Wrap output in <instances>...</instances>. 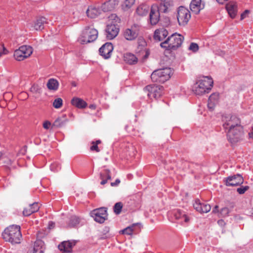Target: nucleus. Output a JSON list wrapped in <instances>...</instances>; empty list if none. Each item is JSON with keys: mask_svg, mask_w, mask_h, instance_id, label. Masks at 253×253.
Wrapping results in <instances>:
<instances>
[{"mask_svg": "<svg viewBox=\"0 0 253 253\" xmlns=\"http://www.w3.org/2000/svg\"><path fill=\"white\" fill-rule=\"evenodd\" d=\"M249 135L250 138H253V126L252 127V132H251L249 133Z\"/></svg>", "mask_w": 253, "mask_h": 253, "instance_id": "57", "label": "nucleus"}, {"mask_svg": "<svg viewBox=\"0 0 253 253\" xmlns=\"http://www.w3.org/2000/svg\"><path fill=\"white\" fill-rule=\"evenodd\" d=\"M118 0H110L102 5L101 9L104 11H111L115 8V5H118Z\"/></svg>", "mask_w": 253, "mask_h": 253, "instance_id": "22", "label": "nucleus"}, {"mask_svg": "<svg viewBox=\"0 0 253 253\" xmlns=\"http://www.w3.org/2000/svg\"><path fill=\"white\" fill-rule=\"evenodd\" d=\"M50 125L51 123L49 121H47L43 123V127H44V128L47 129L49 128Z\"/></svg>", "mask_w": 253, "mask_h": 253, "instance_id": "51", "label": "nucleus"}, {"mask_svg": "<svg viewBox=\"0 0 253 253\" xmlns=\"http://www.w3.org/2000/svg\"><path fill=\"white\" fill-rule=\"evenodd\" d=\"M100 179H111V176L110 175V171L109 169H105L103 172L100 173Z\"/></svg>", "mask_w": 253, "mask_h": 253, "instance_id": "34", "label": "nucleus"}, {"mask_svg": "<svg viewBox=\"0 0 253 253\" xmlns=\"http://www.w3.org/2000/svg\"><path fill=\"white\" fill-rule=\"evenodd\" d=\"M213 82L212 79L206 77L199 80L195 84L194 91L197 95H201L208 93L211 89Z\"/></svg>", "mask_w": 253, "mask_h": 253, "instance_id": "3", "label": "nucleus"}, {"mask_svg": "<svg viewBox=\"0 0 253 253\" xmlns=\"http://www.w3.org/2000/svg\"><path fill=\"white\" fill-rule=\"evenodd\" d=\"M8 162H9L8 163L11 164V161L10 160H9Z\"/></svg>", "mask_w": 253, "mask_h": 253, "instance_id": "63", "label": "nucleus"}, {"mask_svg": "<svg viewBox=\"0 0 253 253\" xmlns=\"http://www.w3.org/2000/svg\"><path fill=\"white\" fill-rule=\"evenodd\" d=\"M2 156V154L1 152H0V159H1Z\"/></svg>", "mask_w": 253, "mask_h": 253, "instance_id": "61", "label": "nucleus"}, {"mask_svg": "<svg viewBox=\"0 0 253 253\" xmlns=\"http://www.w3.org/2000/svg\"><path fill=\"white\" fill-rule=\"evenodd\" d=\"M253 215V208L252 209V212Z\"/></svg>", "mask_w": 253, "mask_h": 253, "instance_id": "64", "label": "nucleus"}, {"mask_svg": "<svg viewBox=\"0 0 253 253\" xmlns=\"http://www.w3.org/2000/svg\"><path fill=\"white\" fill-rule=\"evenodd\" d=\"M3 239L12 244H19L21 242L22 235L20 227L12 225L6 228L2 233Z\"/></svg>", "mask_w": 253, "mask_h": 253, "instance_id": "1", "label": "nucleus"}, {"mask_svg": "<svg viewBox=\"0 0 253 253\" xmlns=\"http://www.w3.org/2000/svg\"><path fill=\"white\" fill-rule=\"evenodd\" d=\"M226 8L230 17L234 18L237 12V4L233 1L229 2L226 4Z\"/></svg>", "mask_w": 253, "mask_h": 253, "instance_id": "21", "label": "nucleus"}, {"mask_svg": "<svg viewBox=\"0 0 253 253\" xmlns=\"http://www.w3.org/2000/svg\"><path fill=\"white\" fill-rule=\"evenodd\" d=\"M250 13V10H246L241 15V19L243 20L246 18L247 15Z\"/></svg>", "mask_w": 253, "mask_h": 253, "instance_id": "48", "label": "nucleus"}, {"mask_svg": "<svg viewBox=\"0 0 253 253\" xmlns=\"http://www.w3.org/2000/svg\"><path fill=\"white\" fill-rule=\"evenodd\" d=\"M63 104V101L61 98L55 99L53 102V106L55 108H60Z\"/></svg>", "mask_w": 253, "mask_h": 253, "instance_id": "37", "label": "nucleus"}, {"mask_svg": "<svg viewBox=\"0 0 253 253\" xmlns=\"http://www.w3.org/2000/svg\"><path fill=\"white\" fill-rule=\"evenodd\" d=\"M223 222V220H219V221H218V223H222V222Z\"/></svg>", "mask_w": 253, "mask_h": 253, "instance_id": "60", "label": "nucleus"}, {"mask_svg": "<svg viewBox=\"0 0 253 253\" xmlns=\"http://www.w3.org/2000/svg\"><path fill=\"white\" fill-rule=\"evenodd\" d=\"M249 189L248 186H241L237 188V191L240 194H243Z\"/></svg>", "mask_w": 253, "mask_h": 253, "instance_id": "45", "label": "nucleus"}, {"mask_svg": "<svg viewBox=\"0 0 253 253\" xmlns=\"http://www.w3.org/2000/svg\"><path fill=\"white\" fill-rule=\"evenodd\" d=\"M120 183V180L119 179L116 180L114 182H111V185L112 186H116L118 185Z\"/></svg>", "mask_w": 253, "mask_h": 253, "instance_id": "52", "label": "nucleus"}, {"mask_svg": "<svg viewBox=\"0 0 253 253\" xmlns=\"http://www.w3.org/2000/svg\"><path fill=\"white\" fill-rule=\"evenodd\" d=\"M44 250V242L41 240H38L35 242L33 250L31 253H43Z\"/></svg>", "mask_w": 253, "mask_h": 253, "instance_id": "24", "label": "nucleus"}, {"mask_svg": "<svg viewBox=\"0 0 253 253\" xmlns=\"http://www.w3.org/2000/svg\"><path fill=\"white\" fill-rule=\"evenodd\" d=\"M161 12L158 5L154 4L151 6L149 13V21L151 25H155L158 23L160 20Z\"/></svg>", "mask_w": 253, "mask_h": 253, "instance_id": "13", "label": "nucleus"}, {"mask_svg": "<svg viewBox=\"0 0 253 253\" xmlns=\"http://www.w3.org/2000/svg\"><path fill=\"white\" fill-rule=\"evenodd\" d=\"M47 23V20L45 17H39L34 23V28L37 31H41L43 29L44 25Z\"/></svg>", "mask_w": 253, "mask_h": 253, "instance_id": "23", "label": "nucleus"}, {"mask_svg": "<svg viewBox=\"0 0 253 253\" xmlns=\"http://www.w3.org/2000/svg\"><path fill=\"white\" fill-rule=\"evenodd\" d=\"M137 60V58L132 53H126L124 55V60L129 64H136Z\"/></svg>", "mask_w": 253, "mask_h": 253, "instance_id": "28", "label": "nucleus"}, {"mask_svg": "<svg viewBox=\"0 0 253 253\" xmlns=\"http://www.w3.org/2000/svg\"><path fill=\"white\" fill-rule=\"evenodd\" d=\"M194 208L200 213H207L210 211L211 206L206 203H201L199 199H196L193 204Z\"/></svg>", "mask_w": 253, "mask_h": 253, "instance_id": "14", "label": "nucleus"}, {"mask_svg": "<svg viewBox=\"0 0 253 253\" xmlns=\"http://www.w3.org/2000/svg\"><path fill=\"white\" fill-rule=\"evenodd\" d=\"M223 127L226 130L242 126L240 119L235 116L227 115L223 117Z\"/></svg>", "mask_w": 253, "mask_h": 253, "instance_id": "6", "label": "nucleus"}, {"mask_svg": "<svg viewBox=\"0 0 253 253\" xmlns=\"http://www.w3.org/2000/svg\"><path fill=\"white\" fill-rule=\"evenodd\" d=\"M168 35V31L164 28H161L155 30L154 39L155 41L160 42L163 40Z\"/></svg>", "mask_w": 253, "mask_h": 253, "instance_id": "20", "label": "nucleus"}, {"mask_svg": "<svg viewBox=\"0 0 253 253\" xmlns=\"http://www.w3.org/2000/svg\"><path fill=\"white\" fill-rule=\"evenodd\" d=\"M32 214V211L30 207L29 206L28 207L24 208L23 211V215L25 216H28Z\"/></svg>", "mask_w": 253, "mask_h": 253, "instance_id": "44", "label": "nucleus"}, {"mask_svg": "<svg viewBox=\"0 0 253 253\" xmlns=\"http://www.w3.org/2000/svg\"><path fill=\"white\" fill-rule=\"evenodd\" d=\"M72 85H73V86H76V84H75V82H73V83H72Z\"/></svg>", "mask_w": 253, "mask_h": 253, "instance_id": "59", "label": "nucleus"}, {"mask_svg": "<svg viewBox=\"0 0 253 253\" xmlns=\"http://www.w3.org/2000/svg\"><path fill=\"white\" fill-rule=\"evenodd\" d=\"M33 53V48L29 45L21 46L15 50L14 57L17 61H22L29 57Z\"/></svg>", "mask_w": 253, "mask_h": 253, "instance_id": "7", "label": "nucleus"}, {"mask_svg": "<svg viewBox=\"0 0 253 253\" xmlns=\"http://www.w3.org/2000/svg\"><path fill=\"white\" fill-rule=\"evenodd\" d=\"M163 90V86L156 85H147L144 88V91L146 92H148L147 95L149 97L152 95L156 98L161 96Z\"/></svg>", "mask_w": 253, "mask_h": 253, "instance_id": "11", "label": "nucleus"}, {"mask_svg": "<svg viewBox=\"0 0 253 253\" xmlns=\"http://www.w3.org/2000/svg\"><path fill=\"white\" fill-rule=\"evenodd\" d=\"M139 26L134 24L129 28L126 29L124 32L125 38L127 40L131 41L136 39L139 33Z\"/></svg>", "mask_w": 253, "mask_h": 253, "instance_id": "12", "label": "nucleus"}, {"mask_svg": "<svg viewBox=\"0 0 253 253\" xmlns=\"http://www.w3.org/2000/svg\"><path fill=\"white\" fill-rule=\"evenodd\" d=\"M87 16L90 18H95L100 15V10L94 6H89L86 11Z\"/></svg>", "mask_w": 253, "mask_h": 253, "instance_id": "25", "label": "nucleus"}, {"mask_svg": "<svg viewBox=\"0 0 253 253\" xmlns=\"http://www.w3.org/2000/svg\"><path fill=\"white\" fill-rule=\"evenodd\" d=\"M101 179L102 180V181L100 182V184L101 185H104L107 182L108 179L107 178L106 179L103 178V179Z\"/></svg>", "mask_w": 253, "mask_h": 253, "instance_id": "54", "label": "nucleus"}, {"mask_svg": "<svg viewBox=\"0 0 253 253\" xmlns=\"http://www.w3.org/2000/svg\"><path fill=\"white\" fill-rule=\"evenodd\" d=\"M48 226H49V229H51V228H53V227L54 226V223L53 222H50L49 223Z\"/></svg>", "mask_w": 253, "mask_h": 253, "instance_id": "55", "label": "nucleus"}, {"mask_svg": "<svg viewBox=\"0 0 253 253\" xmlns=\"http://www.w3.org/2000/svg\"><path fill=\"white\" fill-rule=\"evenodd\" d=\"M120 19L116 14H112L108 17L109 24H115L118 25V24L120 22Z\"/></svg>", "mask_w": 253, "mask_h": 253, "instance_id": "31", "label": "nucleus"}, {"mask_svg": "<svg viewBox=\"0 0 253 253\" xmlns=\"http://www.w3.org/2000/svg\"><path fill=\"white\" fill-rule=\"evenodd\" d=\"M30 91L34 93H40L41 88L38 84H34L31 87Z\"/></svg>", "mask_w": 253, "mask_h": 253, "instance_id": "40", "label": "nucleus"}, {"mask_svg": "<svg viewBox=\"0 0 253 253\" xmlns=\"http://www.w3.org/2000/svg\"><path fill=\"white\" fill-rule=\"evenodd\" d=\"M90 215L95 221L102 223L107 219V209L102 207L93 210L91 211Z\"/></svg>", "mask_w": 253, "mask_h": 253, "instance_id": "10", "label": "nucleus"}, {"mask_svg": "<svg viewBox=\"0 0 253 253\" xmlns=\"http://www.w3.org/2000/svg\"><path fill=\"white\" fill-rule=\"evenodd\" d=\"M71 103L73 105L78 108H84L87 106V103L79 98H73L71 100Z\"/></svg>", "mask_w": 253, "mask_h": 253, "instance_id": "27", "label": "nucleus"}, {"mask_svg": "<svg viewBox=\"0 0 253 253\" xmlns=\"http://www.w3.org/2000/svg\"><path fill=\"white\" fill-rule=\"evenodd\" d=\"M135 224H133L132 225L130 226H128L125 229L120 231V233L122 234H126L127 235H131L133 233V227L135 226Z\"/></svg>", "mask_w": 253, "mask_h": 253, "instance_id": "35", "label": "nucleus"}, {"mask_svg": "<svg viewBox=\"0 0 253 253\" xmlns=\"http://www.w3.org/2000/svg\"><path fill=\"white\" fill-rule=\"evenodd\" d=\"M191 18L190 12L184 6H180L177 10V19L180 26L186 25Z\"/></svg>", "mask_w": 253, "mask_h": 253, "instance_id": "9", "label": "nucleus"}, {"mask_svg": "<svg viewBox=\"0 0 253 253\" xmlns=\"http://www.w3.org/2000/svg\"><path fill=\"white\" fill-rule=\"evenodd\" d=\"M230 212V210L228 208L224 207L221 209L219 212V216H226L228 215Z\"/></svg>", "mask_w": 253, "mask_h": 253, "instance_id": "41", "label": "nucleus"}, {"mask_svg": "<svg viewBox=\"0 0 253 253\" xmlns=\"http://www.w3.org/2000/svg\"><path fill=\"white\" fill-rule=\"evenodd\" d=\"M149 10V6L148 5L142 4L138 6L136 11L138 15L143 16L148 13Z\"/></svg>", "mask_w": 253, "mask_h": 253, "instance_id": "26", "label": "nucleus"}, {"mask_svg": "<svg viewBox=\"0 0 253 253\" xmlns=\"http://www.w3.org/2000/svg\"><path fill=\"white\" fill-rule=\"evenodd\" d=\"M101 143V141L100 140H98L95 142V144L98 145V144Z\"/></svg>", "mask_w": 253, "mask_h": 253, "instance_id": "58", "label": "nucleus"}, {"mask_svg": "<svg viewBox=\"0 0 253 253\" xmlns=\"http://www.w3.org/2000/svg\"><path fill=\"white\" fill-rule=\"evenodd\" d=\"M46 85L48 89L56 90L59 86V83L56 79H50L48 80Z\"/></svg>", "mask_w": 253, "mask_h": 253, "instance_id": "30", "label": "nucleus"}, {"mask_svg": "<svg viewBox=\"0 0 253 253\" xmlns=\"http://www.w3.org/2000/svg\"><path fill=\"white\" fill-rule=\"evenodd\" d=\"M219 98V94L217 93H212L210 95L209 98V101L217 103Z\"/></svg>", "mask_w": 253, "mask_h": 253, "instance_id": "39", "label": "nucleus"}, {"mask_svg": "<svg viewBox=\"0 0 253 253\" xmlns=\"http://www.w3.org/2000/svg\"><path fill=\"white\" fill-rule=\"evenodd\" d=\"M134 2L135 0H125L123 6L126 9H128L134 4Z\"/></svg>", "mask_w": 253, "mask_h": 253, "instance_id": "38", "label": "nucleus"}, {"mask_svg": "<svg viewBox=\"0 0 253 253\" xmlns=\"http://www.w3.org/2000/svg\"><path fill=\"white\" fill-rule=\"evenodd\" d=\"M173 215L176 219H184L185 222H188L189 221V218L185 213L180 210H175L173 212Z\"/></svg>", "mask_w": 253, "mask_h": 253, "instance_id": "29", "label": "nucleus"}, {"mask_svg": "<svg viewBox=\"0 0 253 253\" xmlns=\"http://www.w3.org/2000/svg\"><path fill=\"white\" fill-rule=\"evenodd\" d=\"M98 31L89 27L84 30L82 35L79 39V42L81 44H86L94 41L97 38Z\"/></svg>", "mask_w": 253, "mask_h": 253, "instance_id": "5", "label": "nucleus"}, {"mask_svg": "<svg viewBox=\"0 0 253 253\" xmlns=\"http://www.w3.org/2000/svg\"><path fill=\"white\" fill-rule=\"evenodd\" d=\"M204 8V4L201 3V0H192L190 8L195 14L199 13L200 10Z\"/></svg>", "mask_w": 253, "mask_h": 253, "instance_id": "18", "label": "nucleus"}, {"mask_svg": "<svg viewBox=\"0 0 253 253\" xmlns=\"http://www.w3.org/2000/svg\"><path fill=\"white\" fill-rule=\"evenodd\" d=\"M76 242L73 241H64L58 245V249L64 252L70 253L72 251V247L75 246Z\"/></svg>", "mask_w": 253, "mask_h": 253, "instance_id": "19", "label": "nucleus"}, {"mask_svg": "<svg viewBox=\"0 0 253 253\" xmlns=\"http://www.w3.org/2000/svg\"><path fill=\"white\" fill-rule=\"evenodd\" d=\"M80 222V219L77 216H72L68 223L69 226L72 227L76 226Z\"/></svg>", "mask_w": 253, "mask_h": 253, "instance_id": "33", "label": "nucleus"}, {"mask_svg": "<svg viewBox=\"0 0 253 253\" xmlns=\"http://www.w3.org/2000/svg\"><path fill=\"white\" fill-rule=\"evenodd\" d=\"M67 121L65 116L62 117L58 118L54 122L53 126H54L59 127L63 126Z\"/></svg>", "mask_w": 253, "mask_h": 253, "instance_id": "32", "label": "nucleus"}, {"mask_svg": "<svg viewBox=\"0 0 253 253\" xmlns=\"http://www.w3.org/2000/svg\"><path fill=\"white\" fill-rule=\"evenodd\" d=\"M123 208V204L121 202H118L115 204L114 207V211L117 214H119L121 213L122 211V209Z\"/></svg>", "mask_w": 253, "mask_h": 253, "instance_id": "36", "label": "nucleus"}, {"mask_svg": "<svg viewBox=\"0 0 253 253\" xmlns=\"http://www.w3.org/2000/svg\"><path fill=\"white\" fill-rule=\"evenodd\" d=\"M218 206H215L214 208L212 210V212L213 213H217V212H218Z\"/></svg>", "mask_w": 253, "mask_h": 253, "instance_id": "53", "label": "nucleus"}, {"mask_svg": "<svg viewBox=\"0 0 253 253\" xmlns=\"http://www.w3.org/2000/svg\"><path fill=\"white\" fill-rule=\"evenodd\" d=\"M29 206L31 209L32 213L38 211L40 209V207L39 206L38 203L36 202H35L32 204H30Z\"/></svg>", "mask_w": 253, "mask_h": 253, "instance_id": "42", "label": "nucleus"}, {"mask_svg": "<svg viewBox=\"0 0 253 253\" xmlns=\"http://www.w3.org/2000/svg\"><path fill=\"white\" fill-rule=\"evenodd\" d=\"M119 31V26L115 24H109L106 29V37L108 40H112L118 34Z\"/></svg>", "mask_w": 253, "mask_h": 253, "instance_id": "15", "label": "nucleus"}, {"mask_svg": "<svg viewBox=\"0 0 253 253\" xmlns=\"http://www.w3.org/2000/svg\"><path fill=\"white\" fill-rule=\"evenodd\" d=\"M113 50V46L112 43L107 42L103 45L99 49L100 55L105 59L110 57Z\"/></svg>", "mask_w": 253, "mask_h": 253, "instance_id": "17", "label": "nucleus"}, {"mask_svg": "<svg viewBox=\"0 0 253 253\" xmlns=\"http://www.w3.org/2000/svg\"><path fill=\"white\" fill-rule=\"evenodd\" d=\"M26 146H24V150L25 151H26Z\"/></svg>", "mask_w": 253, "mask_h": 253, "instance_id": "62", "label": "nucleus"}, {"mask_svg": "<svg viewBox=\"0 0 253 253\" xmlns=\"http://www.w3.org/2000/svg\"><path fill=\"white\" fill-rule=\"evenodd\" d=\"M91 144L92 146L90 147V150L91 151H95L96 152H99L100 150L98 148V146L95 144V142L92 141Z\"/></svg>", "mask_w": 253, "mask_h": 253, "instance_id": "46", "label": "nucleus"}, {"mask_svg": "<svg viewBox=\"0 0 253 253\" xmlns=\"http://www.w3.org/2000/svg\"><path fill=\"white\" fill-rule=\"evenodd\" d=\"M89 108L91 109H95L96 108V105L94 104H91L89 105Z\"/></svg>", "mask_w": 253, "mask_h": 253, "instance_id": "56", "label": "nucleus"}, {"mask_svg": "<svg viewBox=\"0 0 253 253\" xmlns=\"http://www.w3.org/2000/svg\"><path fill=\"white\" fill-rule=\"evenodd\" d=\"M172 70L170 68L160 69L152 73L151 78L154 82L164 83L170 78Z\"/></svg>", "mask_w": 253, "mask_h": 253, "instance_id": "4", "label": "nucleus"}, {"mask_svg": "<svg viewBox=\"0 0 253 253\" xmlns=\"http://www.w3.org/2000/svg\"><path fill=\"white\" fill-rule=\"evenodd\" d=\"M226 185L235 186L241 185L244 182L243 177L239 174L229 176L226 179Z\"/></svg>", "mask_w": 253, "mask_h": 253, "instance_id": "16", "label": "nucleus"}, {"mask_svg": "<svg viewBox=\"0 0 253 253\" xmlns=\"http://www.w3.org/2000/svg\"><path fill=\"white\" fill-rule=\"evenodd\" d=\"M184 38L176 33L171 35L164 42L161 43L162 47L168 50H175L181 45Z\"/></svg>", "mask_w": 253, "mask_h": 253, "instance_id": "2", "label": "nucleus"}, {"mask_svg": "<svg viewBox=\"0 0 253 253\" xmlns=\"http://www.w3.org/2000/svg\"><path fill=\"white\" fill-rule=\"evenodd\" d=\"M243 133L242 126L229 129L227 132V139L231 144H235L242 139Z\"/></svg>", "mask_w": 253, "mask_h": 253, "instance_id": "8", "label": "nucleus"}, {"mask_svg": "<svg viewBox=\"0 0 253 253\" xmlns=\"http://www.w3.org/2000/svg\"><path fill=\"white\" fill-rule=\"evenodd\" d=\"M216 104V103L209 101L208 104V107L211 111H212L213 110Z\"/></svg>", "mask_w": 253, "mask_h": 253, "instance_id": "47", "label": "nucleus"}, {"mask_svg": "<svg viewBox=\"0 0 253 253\" xmlns=\"http://www.w3.org/2000/svg\"><path fill=\"white\" fill-rule=\"evenodd\" d=\"M189 49L194 52H196L199 50V46L197 43L192 42L189 47Z\"/></svg>", "mask_w": 253, "mask_h": 253, "instance_id": "43", "label": "nucleus"}, {"mask_svg": "<svg viewBox=\"0 0 253 253\" xmlns=\"http://www.w3.org/2000/svg\"><path fill=\"white\" fill-rule=\"evenodd\" d=\"M19 97V98H20L21 99H26L28 97V95L26 92H23L20 94Z\"/></svg>", "mask_w": 253, "mask_h": 253, "instance_id": "49", "label": "nucleus"}, {"mask_svg": "<svg viewBox=\"0 0 253 253\" xmlns=\"http://www.w3.org/2000/svg\"><path fill=\"white\" fill-rule=\"evenodd\" d=\"M7 53H8V50L3 46V45H2V51H0V57L2 55H5V54H7Z\"/></svg>", "mask_w": 253, "mask_h": 253, "instance_id": "50", "label": "nucleus"}]
</instances>
